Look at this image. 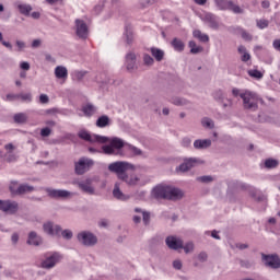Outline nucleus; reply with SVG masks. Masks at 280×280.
I'll return each mask as SVG.
<instances>
[{
  "instance_id": "nucleus-1",
  "label": "nucleus",
  "mask_w": 280,
  "mask_h": 280,
  "mask_svg": "<svg viewBox=\"0 0 280 280\" xmlns=\"http://www.w3.org/2000/svg\"><path fill=\"white\" fill-rule=\"evenodd\" d=\"M232 95L234 97H241L243 101L244 110H250V113H255L259 109V96L256 93L248 90H240L234 88L232 90Z\"/></svg>"
},
{
  "instance_id": "nucleus-2",
  "label": "nucleus",
  "mask_w": 280,
  "mask_h": 280,
  "mask_svg": "<svg viewBox=\"0 0 280 280\" xmlns=\"http://www.w3.org/2000/svg\"><path fill=\"white\" fill-rule=\"evenodd\" d=\"M152 196L156 200H180L185 194L170 185H158L152 189Z\"/></svg>"
},
{
  "instance_id": "nucleus-3",
  "label": "nucleus",
  "mask_w": 280,
  "mask_h": 280,
  "mask_svg": "<svg viewBox=\"0 0 280 280\" xmlns=\"http://www.w3.org/2000/svg\"><path fill=\"white\" fill-rule=\"evenodd\" d=\"M126 145V142H124L120 138H113L109 142V144L103 145L102 150L104 154L107 155H114V156H122L124 153L121 152V149Z\"/></svg>"
},
{
  "instance_id": "nucleus-4",
  "label": "nucleus",
  "mask_w": 280,
  "mask_h": 280,
  "mask_svg": "<svg viewBox=\"0 0 280 280\" xmlns=\"http://www.w3.org/2000/svg\"><path fill=\"white\" fill-rule=\"evenodd\" d=\"M108 170L114 174H116L119 180H121L122 178H126V174H127L126 172H128V170L135 171V166L130 162L117 161V162L110 163L108 165Z\"/></svg>"
},
{
  "instance_id": "nucleus-5",
  "label": "nucleus",
  "mask_w": 280,
  "mask_h": 280,
  "mask_svg": "<svg viewBox=\"0 0 280 280\" xmlns=\"http://www.w3.org/2000/svg\"><path fill=\"white\" fill-rule=\"evenodd\" d=\"M60 261H62L60 253H48L45 255V259L40 262V266L44 270H51V268H56L57 264H60Z\"/></svg>"
},
{
  "instance_id": "nucleus-6",
  "label": "nucleus",
  "mask_w": 280,
  "mask_h": 280,
  "mask_svg": "<svg viewBox=\"0 0 280 280\" xmlns=\"http://www.w3.org/2000/svg\"><path fill=\"white\" fill-rule=\"evenodd\" d=\"M214 4L217 5L218 10H230V12H233L234 14H244V9L233 3V0H214Z\"/></svg>"
},
{
  "instance_id": "nucleus-7",
  "label": "nucleus",
  "mask_w": 280,
  "mask_h": 280,
  "mask_svg": "<svg viewBox=\"0 0 280 280\" xmlns=\"http://www.w3.org/2000/svg\"><path fill=\"white\" fill-rule=\"evenodd\" d=\"M95 165V161L89 158H81L77 163H74V172L78 176L86 174Z\"/></svg>"
},
{
  "instance_id": "nucleus-8",
  "label": "nucleus",
  "mask_w": 280,
  "mask_h": 280,
  "mask_svg": "<svg viewBox=\"0 0 280 280\" xmlns=\"http://www.w3.org/2000/svg\"><path fill=\"white\" fill-rule=\"evenodd\" d=\"M79 244L82 246H95L97 244V236L89 231H82L77 235Z\"/></svg>"
},
{
  "instance_id": "nucleus-9",
  "label": "nucleus",
  "mask_w": 280,
  "mask_h": 280,
  "mask_svg": "<svg viewBox=\"0 0 280 280\" xmlns=\"http://www.w3.org/2000/svg\"><path fill=\"white\" fill-rule=\"evenodd\" d=\"M45 191L47 197L54 200H67V198L73 196V192L65 189L45 188Z\"/></svg>"
},
{
  "instance_id": "nucleus-10",
  "label": "nucleus",
  "mask_w": 280,
  "mask_h": 280,
  "mask_svg": "<svg viewBox=\"0 0 280 280\" xmlns=\"http://www.w3.org/2000/svg\"><path fill=\"white\" fill-rule=\"evenodd\" d=\"M43 231L50 237H60L62 226H60V224L54 223V221H47L43 224Z\"/></svg>"
},
{
  "instance_id": "nucleus-11",
  "label": "nucleus",
  "mask_w": 280,
  "mask_h": 280,
  "mask_svg": "<svg viewBox=\"0 0 280 280\" xmlns=\"http://www.w3.org/2000/svg\"><path fill=\"white\" fill-rule=\"evenodd\" d=\"M73 185H77L81 191L84 194H89L90 196H94L95 187H93V179L85 178L84 180H74Z\"/></svg>"
},
{
  "instance_id": "nucleus-12",
  "label": "nucleus",
  "mask_w": 280,
  "mask_h": 280,
  "mask_svg": "<svg viewBox=\"0 0 280 280\" xmlns=\"http://www.w3.org/2000/svg\"><path fill=\"white\" fill-rule=\"evenodd\" d=\"M0 211L14 215L19 211V202L14 200H1L0 199Z\"/></svg>"
},
{
  "instance_id": "nucleus-13",
  "label": "nucleus",
  "mask_w": 280,
  "mask_h": 280,
  "mask_svg": "<svg viewBox=\"0 0 280 280\" xmlns=\"http://www.w3.org/2000/svg\"><path fill=\"white\" fill-rule=\"evenodd\" d=\"M201 21L210 27V30H220V21L218 20V15L207 12L201 16Z\"/></svg>"
},
{
  "instance_id": "nucleus-14",
  "label": "nucleus",
  "mask_w": 280,
  "mask_h": 280,
  "mask_svg": "<svg viewBox=\"0 0 280 280\" xmlns=\"http://www.w3.org/2000/svg\"><path fill=\"white\" fill-rule=\"evenodd\" d=\"M200 163H202V161L198 158H190V159H186L184 161V163H182L177 168L176 172H189V170H191V167H196V165H200Z\"/></svg>"
},
{
  "instance_id": "nucleus-15",
  "label": "nucleus",
  "mask_w": 280,
  "mask_h": 280,
  "mask_svg": "<svg viewBox=\"0 0 280 280\" xmlns=\"http://www.w3.org/2000/svg\"><path fill=\"white\" fill-rule=\"evenodd\" d=\"M261 257L265 266H268V268H272L273 270L280 268V258L278 255L261 254Z\"/></svg>"
},
{
  "instance_id": "nucleus-16",
  "label": "nucleus",
  "mask_w": 280,
  "mask_h": 280,
  "mask_svg": "<svg viewBox=\"0 0 280 280\" xmlns=\"http://www.w3.org/2000/svg\"><path fill=\"white\" fill-rule=\"evenodd\" d=\"M165 244L170 250H180L183 248V241L176 235H170L165 238Z\"/></svg>"
},
{
  "instance_id": "nucleus-17",
  "label": "nucleus",
  "mask_w": 280,
  "mask_h": 280,
  "mask_svg": "<svg viewBox=\"0 0 280 280\" xmlns=\"http://www.w3.org/2000/svg\"><path fill=\"white\" fill-rule=\"evenodd\" d=\"M77 36L86 39L89 37V26L83 20H75Z\"/></svg>"
},
{
  "instance_id": "nucleus-18",
  "label": "nucleus",
  "mask_w": 280,
  "mask_h": 280,
  "mask_svg": "<svg viewBox=\"0 0 280 280\" xmlns=\"http://www.w3.org/2000/svg\"><path fill=\"white\" fill-rule=\"evenodd\" d=\"M126 69L127 71H135L137 69V55L132 51L126 55Z\"/></svg>"
},
{
  "instance_id": "nucleus-19",
  "label": "nucleus",
  "mask_w": 280,
  "mask_h": 280,
  "mask_svg": "<svg viewBox=\"0 0 280 280\" xmlns=\"http://www.w3.org/2000/svg\"><path fill=\"white\" fill-rule=\"evenodd\" d=\"M113 196L114 198H116V200H121L122 202H126V200H130V196L124 194L119 188V183L115 184L113 189Z\"/></svg>"
},
{
  "instance_id": "nucleus-20",
  "label": "nucleus",
  "mask_w": 280,
  "mask_h": 280,
  "mask_svg": "<svg viewBox=\"0 0 280 280\" xmlns=\"http://www.w3.org/2000/svg\"><path fill=\"white\" fill-rule=\"evenodd\" d=\"M195 150H207L211 148V139H197L194 142Z\"/></svg>"
},
{
  "instance_id": "nucleus-21",
  "label": "nucleus",
  "mask_w": 280,
  "mask_h": 280,
  "mask_svg": "<svg viewBox=\"0 0 280 280\" xmlns=\"http://www.w3.org/2000/svg\"><path fill=\"white\" fill-rule=\"evenodd\" d=\"M43 240L36 232L32 231L28 233L27 244L30 246H40Z\"/></svg>"
},
{
  "instance_id": "nucleus-22",
  "label": "nucleus",
  "mask_w": 280,
  "mask_h": 280,
  "mask_svg": "<svg viewBox=\"0 0 280 280\" xmlns=\"http://www.w3.org/2000/svg\"><path fill=\"white\" fill-rule=\"evenodd\" d=\"M121 180H124V183H126L129 187H137L141 185V178H139L137 175H131L129 177L128 174H126V177Z\"/></svg>"
},
{
  "instance_id": "nucleus-23",
  "label": "nucleus",
  "mask_w": 280,
  "mask_h": 280,
  "mask_svg": "<svg viewBox=\"0 0 280 280\" xmlns=\"http://www.w3.org/2000/svg\"><path fill=\"white\" fill-rule=\"evenodd\" d=\"M82 112L85 117H93V115L97 113V107L91 103H88L82 107Z\"/></svg>"
},
{
  "instance_id": "nucleus-24",
  "label": "nucleus",
  "mask_w": 280,
  "mask_h": 280,
  "mask_svg": "<svg viewBox=\"0 0 280 280\" xmlns=\"http://www.w3.org/2000/svg\"><path fill=\"white\" fill-rule=\"evenodd\" d=\"M151 55L153 58H155L156 62L163 61V58H165V51H163L161 48L152 47L150 48Z\"/></svg>"
},
{
  "instance_id": "nucleus-25",
  "label": "nucleus",
  "mask_w": 280,
  "mask_h": 280,
  "mask_svg": "<svg viewBox=\"0 0 280 280\" xmlns=\"http://www.w3.org/2000/svg\"><path fill=\"white\" fill-rule=\"evenodd\" d=\"M125 40L127 43V45H132V43L135 42V33L132 32V27L130 25H127L125 27Z\"/></svg>"
},
{
  "instance_id": "nucleus-26",
  "label": "nucleus",
  "mask_w": 280,
  "mask_h": 280,
  "mask_svg": "<svg viewBox=\"0 0 280 280\" xmlns=\"http://www.w3.org/2000/svg\"><path fill=\"white\" fill-rule=\"evenodd\" d=\"M55 75L58 80H62L69 75V71L65 66H58L55 68Z\"/></svg>"
},
{
  "instance_id": "nucleus-27",
  "label": "nucleus",
  "mask_w": 280,
  "mask_h": 280,
  "mask_svg": "<svg viewBox=\"0 0 280 280\" xmlns=\"http://www.w3.org/2000/svg\"><path fill=\"white\" fill-rule=\"evenodd\" d=\"M230 189H236V190H242V191H246L247 189H250V186L246 185L245 183L242 182H231L229 184Z\"/></svg>"
},
{
  "instance_id": "nucleus-28",
  "label": "nucleus",
  "mask_w": 280,
  "mask_h": 280,
  "mask_svg": "<svg viewBox=\"0 0 280 280\" xmlns=\"http://www.w3.org/2000/svg\"><path fill=\"white\" fill-rule=\"evenodd\" d=\"M97 128H106V126H110V118L106 115L100 116L96 120Z\"/></svg>"
},
{
  "instance_id": "nucleus-29",
  "label": "nucleus",
  "mask_w": 280,
  "mask_h": 280,
  "mask_svg": "<svg viewBox=\"0 0 280 280\" xmlns=\"http://www.w3.org/2000/svg\"><path fill=\"white\" fill-rule=\"evenodd\" d=\"M172 47L175 49V51H185V43L180 40L179 38H173L171 42Z\"/></svg>"
},
{
  "instance_id": "nucleus-30",
  "label": "nucleus",
  "mask_w": 280,
  "mask_h": 280,
  "mask_svg": "<svg viewBox=\"0 0 280 280\" xmlns=\"http://www.w3.org/2000/svg\"><path fill=\"white\" fill-rule=\"evenodd\" d=\"M192 36L194 38H197L198 40H200V43H209V35L202 33V31L200 30H195L192 32Z\"/></svg>"
},
{
  "instance_id": "nucleus-31",
  "label": "nucleus",
  "mask_w": 280,
  "mask_h": 280,
  "mask_svg": "<svg viewBox=\"0 0 280 280\" xmlns=\"http://www.w3.org/2000/svg\"><path fill=\"white\" fill-rule=\"evenodd\" d=\"M34 191V186L22 184L18 187V196H23V194H32Z\"/></svg>"
},
{
  "instance_id": "nucleus-32",
  "label": "nucleus",
  "mask_w": 280,
  "mask_h": 280,
  "mask_svg": "<svg viewBox=\"0 0 280 280\" xmlns=\"http://www.w3.org/2000/svg\"><path fill=\"white\" fill-rule=\"evenodd\" d=\"M79 139H82L83 141H88L89 143H93V136L86 131L85 129H82L78 132Z\"/></svg>"
},
{
  "instance_id": "nucleus-33",
  "label": "nucleus",
  "mask_w": 280,
  "mask_h": 280,
  "mask_svg": "<svg viewBox=\"0 0 280 280\" xmlns=\"http://www.w3.org/2000/svg\"><path fill=\"white\" fill-rule=\"evenodd\" d=\"M16 8L20 11V14H24V16H30V12H32V5L30 4L16 3Z\"/></svg>"
},
{
  "instance_id": "nucleus-34",
  "label": "nucleus",
  "mask_w": 280,
  "mask_h": 280,
  "mask_svg": "<svg viewBox=\"0 0 280 280\" xmlns=\"http://www.w3.org/2000/svg\"><path fill=\"white\" fill-rule=\"evenodd\" d=\"M238 54H242V62H248L250 60V54H248L245 46H238Z\"/></svg>"
},
{
  "instance_id": "nucleus-35",
  "label": "nucleus",
  "mask_w": 280,
  "mask_h": 280,
  "mask_svg": "<svg viewBox=\"0 0 280 280\" xmlns=\"http://www.w3.org/2000/svg\"><path fill=\"white\" fill-rule=\"evenodd\" d=\"M265 167L266 170H276V167H279V160H275V159L265 160Z\"/></svg>"
},
{
  "instance_id": "nucleus-36",
  "label": "nucleus",
  "mask_w": 280,
  "mask_h": 280,
  "mask_svg": "<svg viewBox=\"0 0 280 280\" xmlns=\"http://www.w3.org/2000/svg\"><path fill=\"white\" fill-rule=\"evenodd\" d=\"M201 126L203 128H209V130H213V128H215V122L213 121V119L205 117L201 119Z\"/></svg>"
},
{
  "instance_id": "nucleus-37",
  "label": "nucleus",
  "mask_w": 280,
  "mask_h": 280,
  "mask_svg": "<svg viewBox=\"0 0 280 280\" xmlns=\"http://www.w3.org/2000/svg\"><path fill=\"white\" fill-rule=\"evenodd\" d=\"M86 71H80V70H75L74 72H72V80L74 82H82V80H84V77L86 75Z\"/></svg>"
},
{
  "instance_id": "nucleus-38",
  "label": "nucleus",
  "mask_w": 280,
  "mask_h": 280,
  "mask_svg": "<svg viewBox=\"0 0 280 280\" xmlns=\"http://www.w3.org/2000/svg\"><path fill=\"white\" fill-rule=\"evenodd\" d=\"M13 120L15 124H25L27 121V114L18 113L13 116Z\"/></svg>"
},
{
  "instance_id": "nucleus-39",
  "label": "nucleus",
  "mask_w": 280,
  "mask_h": 280,
  "mask_svg": "<svg viewBox=\"0 0 280 280\" xmlns=\"http://www.w3.org/2000/svg\"><path fill=\"white\" fill-rule=\"evenodd\" d=\"M127 150L132 153L133 156H141L143 154V151L130 143H126Z\"/></svg>"
},
{
  "instance_id": "nucleus-40",
  "label": "nucleus",
  "mask_w": 280,
  "mask_h": 280,
  "mask_svg": "<svg viewBox=\"0 0 280 280\" xmlns=\"http://www.w3.org/2000/svg\"><path fill=\"white\" fill-rule=\"evenodd\" d=\"M188 47L190 48V54H200L205 49V48H202V46L196 45V42H194V40L189 42Z\"/></svg>"
},
{
  "instance_id": "nucleus-41",
  "label": "nucleus",
  "mask_w": 280,
  "mask_h": 280,
  "mask_svg": "<svg viewBox=\"0 0 280 280\" xmlns=\"http://www.w3.org/2000/svg\"><path fill=\"white\" fill-rule=\"evenodd\" d=\"M171 103L174 104L175 106H187L189 104V101L183 97H173L171 100Z\"/></svg>"
},
{
  "instance_id": "nucleus-42",
  "label": "nucleus",
  "mask_w": 280,
  "mask_h": 280,
  "mask_svg": "<svg viewBox=\"0 0 280 280\" xmlns=\"http://www.w3.org/2000/svg\"><path fill=\"white\" fill-rule=\"evenodd\" d=\"M212 97L215 102L223 103L225 97H224V92L222 90H217L212 93Z\"/></svg>"
},
{
  "instance_id": "nucleus-43",
  "label": "nucleus",
  "mask_w": 280,
  "mask_h": 280,
  "mask_svg": "<svg viewBox=\"0 0 280 280\" xmlns=\"http://www.w3.org/2000/svg\"><path fill=\"white\" fill-rule=\"evenodd\" d=\"M237 32L241 34L243 40H247L248 43H250V40H253V35H250V33L246 32V30H244L242 27H237Z\"/></svg>"
},
{
  "instance_id": "nucleus-44",
  "label": "nucleus",
  "mask_w": 280,
  "mask_h": 280,
  "mask_svg": "<svg viewBox=\"0 0 280 280\" xmlns=\"http://www.w3.org/2000/svg\"><path fill=\"white\" fill-rule=\"evenodd\" d=\"M109 139L106 136L93 135L92 143H108Z\"/></svg>"
},
{
  "instance_id": "nucleus-45",
  "label": "nucleus",
  "mask_w": 280,
  "mask_h": 280,
  "mask_svg": "<svg viewBox=\"0 0 280 280\" xmlns=\"http://www.w3.org/2000/svg\"><path fill=\"white\" fill-rule=\"evenodd\" d=\"M256 25L259 30H266V27H268V25H270V21L266 20V19H260L256 21Z\"/></svg>"
},
{
  "instance_id": "nucleus-46",
  "label": "nucleus",
  "mask_w": 280,
  "mask_h": 280,
  "mask_svg": "<svg viewBox=\"0 0 280 280\" xmlns=\"http://www.w3.org/2000/svg\"><path fill=\"white\" fill-rule=\"evenodd\" d=\"M142 58L143 65L145 67H152V65H154V58H152V56H150L149 54H144Z\"/></svg>"
},
{
  "instance_id": "nucleus-47",
  "label": "nucleus",
  "mask_w": 280,
  "mask_h": 280,
  "mask_svg": "<svg viewBox=\"0 0 280 280\" xmlns=\"http://www.w3.org/2000/svg\"><path fill=\"white\" fill-rule=\"evenodd\" d=\"M60 235H61V237H63V240H72L73 238V232L71 230H62V228H61Z\"/></svg>"
},
{
  "instance_id": "nucleus-48",
  "label": "nucleus",
  "mask_w": 280,
  "mask_h": 280,
  "mask_svg": "<svg viewBox=\"0 0 280 280\" xmlns=\"http://www.w3.org/2000/svg\"><path fill=\"white\" fill-rule=\"evenodd\" d=\"M248 75H250V78H255L256 80H261V78H264V73H261L259 70H249Z\"/></svg>"
},
{
  "instance_id": "nucleus-49",
  "label": "nucleus",
  "mask_w": 280,
  "mask_h": 280,
  "mask_svg": "<svg viewBox=\"0 0 280 280\" xmlns=\"http://www.w3.org/2000/svg\"><path fill=\"white\" fill-rule=\"evenodd\" d=\"M19 100H21L22 102H26L27 104H30V102H32V93H20L19 94Z\"/></svg>"
},
{
  "instance_id": "nucleus-50",
  "label": "nucleus",
  "mask_w": 280,
  "mask_h": 280,
  "mask_svg": "<svg viewBox=\"0 0 280 280\" xmlns=\"http://www.w3.org/2000/svg\"><path fill=\"white\" fill-rule=\"evenodd\" d=\"M16 185H19V182H11L9 189L11 191V194H13V196H18L19 195V187H16Z\"/></svg>"
},
{
  "instance_id": "nucleus-51",
  "label": "nucleus",
  "mask_w": 280,
  "mask_h": 280,
  "mask_svg": "<svg viewBox=\"0 0 280 280\" xmlns=\"http://www.w3.org/2000/svg\"><path fill=\"white\" fill-rule=\"evenodd\" d=\"M184 253H186V255H189V253H194V243L189 242L186 245L183 243V247Z\"/></svg>"
},
{
  "instance_id": "nucleus-52",
  "label": "nucleus",
  "mask_w": 280,
  "mask_h": 280,
  "mask_svg": "<svg viewBox=\"0 0 280 280\" xmlns=\"http://www.w3.org/2000/svg\"><path fill=\"white\" fill-rule=\"evenodd\" d=\"M197 180L199 183H213V176H211V175H203V176L197 177Z\"/></svg>"
},
{
  "instance_id": "nucleus-53",
  "label": "nucleus",
  "mask_w": 280,
  "mask_h": 280,
  "mask_svg": "<svg viewBox=\"0 0 280 280\" xmlns=\"http://www.w3.org/2000/svg\"><path fill=\"white\" fill-rule=\"evenodd\" d=\"M142 221L145 226H148V224H150V212H148V211L142 212Z\"/></svg>"
},
{
  "instance_id": "nucleus-54",
  "label": "nucleus",
  "mask_w": 280,
  "mask_h": 280,
  "mask_svg": "<svg viewBox=\"0 0 280 280\" xmlns=\"http://www.w3.org/2000/svg\"><path fill=\"white\" fill-rule=\"evenodd\" d=\"M174 270H183V261L180 259H175L173 261Z\"/></svg>"
},
{
  "instance_id": "nucleus-55",
  "label": "nucleus",
  "mask_w": 280,
  "mask_h": 280,
  "mask_svg": "<svg viewBox=\"0 0 280 280\" xmlns=\"http://www.w3.org/2000/svg\"><path fill=\"white\" fill-rule=\"evenodd\" d=\"M197 259L199 261H201V264H205V261H207V259H209V256L207 255L206 252H201L198 254Z\"/></svg>"
},
{
  "instance_id": "nucleus-56",
  "label": "nucleus",
  "mask_w": 280,
  "mask_h": 280,
  "mask_svg": "<svg viewBox=\"0 0 280 280\" xmlns=\"http://www.w3.org/2000/svg\"><path fill=\"white\" fill-rule=\"evenodd\" d=\"M51 135V129L49 127L43 128L40 130V137H49Z\"/></svg>"
},
{
  "instance_id": "nucleus-57",
  "label": "nucleus",
  "mask_w": 280,
  "mask_h": 280,
  "mask_svg": "<svg viewBox=\"0 0 280 280\" xmlns=\"http://www.w3.org/2000/svg\"><path fill=\"white\" fill-rule=\"evenodd\" d=\"M15 45L18 47V51H23V49H25V47H27L25 42H22V40H16Z\"/></svg>"
},
{
  "instance_id": "nucleus-58",
  "label": "nucleus",
  "mask_w": 280,
  "mask_h": 280,
  "mask_svg": "<svg viewBox=\"0 0 280 280\" xmlns=\"http://www.w3.org/2000/svg\"><path fill=\"white\" fill-rule=\"evenodd\" d=\"M220 104H222L223 108H231V106H233V101L231 98H226L225 102L223 101Z\"/></svg>"
},
{
  "instance_id": "nucleus-59",
  "label": "nucleus",
  "mask_w": 280,
  "mask_h": 280,
  "mask_svg": "<svg viewBox=\"0 0 280 280\" xmlns=\"http://www.w3.org/2000/svg\"><path fill=\"white\" fill-rule=\"evenodd\" d=\"M40 104H49V96L47 94H42L39 96Z\"/></svg>"
},
{
  "instance_id": "nucleus-60",
  "label": "nucleus",
  "mask_w": 280,
  "mask_h": 280,
  "mask_svg": "<svg viewBox=\"0 0 280 280\" xmlns=\"http://www.w3.org/2000/svg\"><path fill=\"white\" fill-rule=\"evenodd\" d=\"M42 44H43V42H42L40 39H34V40L32 42L31 47H32L33 49H38V47H40Z\"/></svg>"
},
{
  "instance_id": "nucleus-61",
  "label": "nucleus",
  "mask_w": 280,
  "mask_h": 280,
  "mask_svg": "<svg viewBox=\"0 0 280 280\" xmlns=\"http://www.w3.org/2000/svg\"><path fill=\"white\" fill-rule=\"evenodd\" d=\"M15 100H19V94H7L8 102H14Z\"/></svg>"
},
{
  "instance_id": "nucleus-62",
  "label": "nucleus",
  "mask_w": 280,
  "mask_h": 280,
  "mask_svg": "<svg viewBox=\"0 0 280 280\" xmlns=\"http://www.w3.org/2000/svg\"><path fill=\"white\" fill-rule=\"evenodd\" d=\"M182 145H183L184 148H189V145H191V140H190L189 138H184V139L182 140Z\"/></svg>"
},
{
  "instance_id": "nucleus-63",
  "label": "nucleus",
  "mask_w": 280,
  "mask_h": 280,
  "mask_svg": "<svg viewBox=\"0 0 280 280\" xmlns=\"http://www.w3.org/2000/svg\"><path fill=\"white\" fill-rule=\"evenodd\" d=\"M20 67L23 69V71H30V62L27 61L21 62Z\"/></svg>"
},
{
  "instance_id": "nucleus-64",
  "label": "nucleus",
  "mask_w": 280,
  "mask_h": 280,
  "mask_svg": "<svg viewBox=\"0 0 280 280\" xmlns=\"http://www.w3.org/2000/svg\"><path fill=\"white\" fill-rule=\"evenodd\" d=\"M272 45H273V49H276L277 51H280V39H275Z\"/></svg>"
}]
</instances>
